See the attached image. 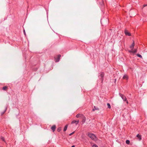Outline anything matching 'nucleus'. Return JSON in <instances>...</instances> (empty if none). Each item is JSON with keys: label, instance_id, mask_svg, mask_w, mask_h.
<instances>
[{"label": "nucleus", "instance_id": "obj_1", "mask_svg": "<svg viewBox=\"0 0 147 147\" xmlns=\"http://www.w3.org/2000/svg\"><path fill=\"white\" fill-rule=\"evenodd\" d=\"M88 136L91 138L92 139L94 140H96L97 138L93 134L91 133H89L88 134Z\"/></svg>", "mask_w": 147, "mask_h": 147}, {"label": "nucleus", "instance_id": "obj_2", "mask_svg": "<svg viewBox=\"0 0 147 147\" xmlns=\"http://www.w3.org/2000/svg\"><path fill=\"white\" fill-rule=\"evenodd\" d=\"M100 75L99 76V77H100V80L101 82H102L103 80V77L104 75V73L103 72H101L100 73Z\"/></svg>", "mask_w": 147, "mask_h": 147}, {"label": "nucleus", "instance_id": "obj_3", "mask_svg": "<svg viewBox=\"0 0 147 147\" xmlns=\"http://www.w3.org/2000/svg\"><path fill=\"white\" fill-rule=\"evenodd\" d=\"M142 12L144 14H147V7H145L144 8H142Z\"/></svg>", "mask_w": 147, "mask_h": 147}, {"label": "nucleus", "instance_id": "obj_4", "mask_svg": "<svg viewBox=\"0 0 147 147\" xmlns=\"http://www.w3.org/2000/svg\"><path fill=\"white\" fill-rule=\"evenodd\" d=\"M124 33L126 36H131V34L126 29L124 30Z\"/></svg>", "mask_w": 147, "mask_h": 147}, {"label": "nucleus", "instance_id": "obj_5", "mask_svg": "<svg viewBox=\"0 0 147 147\" xmlns=\"http://www.w3.org/2000/svg\"><path fill=\"white\" fill-rule=\"evenodd\" d=\"M61 55H59L57 58H55V62H59L60 60V57H61Z\"/></svg>", "mask_w": 147, "mask_h": 147}, {"label": "nucleus", "instance_id": "obj_6", "mask_svg": "<svg viewBox=\"0 0 147 147\" xmlns=\"http://www.w3.org/2000/svg\"><path fill=\"white\" fill-rule=\"evenodd\" d=\"M79 122V121H76V120H73L71 122V124H73V123H75L76 125L78 124Z\"/></svg>", "mask_w": 147, "mask_h": 147}, {"label": "nucleus", "instance_id": "obj_7", "mask_svg": "<svg viewBox=\"0 0 147 147\" xmlns=\"http://www.w3.org/2000/svg\"><path fill=\"white\" fill-rule=\"evenodd\" d=\"M124 101H125L127 103H128V101L127 100L126 97L124 96L122 98Z\"/></svg>", "mask_w": 147, "mask_h": 147}, {"label": "nucleus", "instance_id": "obj_8", "mask_svg": "<svg viewBox=\"0 0 147 147\" xmlns=\"http://www.w3.org/2000/svg\"><path fill=\"white\" fill-rule=\"evenodd\" d=\"M135 45V43L134 42L132 44V45L130 46V48L132 49V50H133L134 47Z\"/></svg>", "mask_w": 147, "mask_h": 147}, {"label": "nucleus", "instance_id": "obj_9", "mask_svg": "<svg viewBox=\"0 0 147 147\" xmlns=\"http://www.w3.org/2000/svg\"><path fill=\"white\" fill-rule=\"evenodd\" d=\"M56 129V126L55 125H53L51 127V129L53 132Z\"/></svg>", "mask_w": 147, "mask_h": 147}, {"label": "nucleus", "instance_id": "obj_10", "mask_svg": "<svg viewBox=\"0 0 147 147\" xmlns=\"http://www.w3.org/2000/svg\"><path fill=\"white\" fill-rule=\"evenodd\" d=\"M7 88H8V87L7 86H3L2 88L3 90H5V91L7 90Z\"/></svg>", "mask_w": 147, "mask_h": 147}, {"label": "nucleus", "instance_id": "obj_11", "mask_svg": "<svg viewBox=\"0 0 147 147\" xmlns=\"http://www.w3.org/2000/svg\"><path fill=\"white\" fill-rule=\"evenodd\" d=\"M123 78L124 79L127 80L128 78V77L127 75H125L123 76Z\"/></svg>", "mask_w": 147, "mask_h": 147}, {"label": "nucleus", "instance_id": "obj_12", "mask_svg": "<svg viewBox=\"0 0 147 147\" xmlns=\"http://www.w3.org/2000/svg\"><path fill=\"white\" fill-rule=\"evenodd\" d=\"M136 136L139 139V140H141V136L140 135H139V134H138Z\"/></svg>", "mask_w": 147, "mask_h": 147}, {"label": "nucleus", "instance_id": "obj_13", "mask_svg": "<svg viewBox=\"0 0 147 147\" xmlns=\"http://www.w3.org/2000/svg\"><path fill=\"white\" fill-rule=\"evenodd\" d=\"M67 127H68V125H65V127L64 128V129H63L64 131H65L66 130Z\"/></svg>", "mask_w": 147, "mask_h": 147}, {"label": "nucleus", "instance_id": "obj_14", "mask_svg": "<svg viewBox=\"0 0 147 147\" xmlns=\"http://www.w3.org/2000/svg\"><path fill=\"white\" fill-rule=\"evenodd\" d=\"M86 121V117L84 116H83V118H82V121L83 123H84Z\"/></svg>", "mask_w": 147, "mask_h": 147}, {"label": "nucleus", "instance_id": "obj_15", "mask_svg": "<svg viewBox=\"0 0 147 147\" xmlns=\"http://www.w3.org/2000/svg\"><path fill=\"white\" fill-rule=\"evenodd\" d=\"M7 107H6L5 108V109L4 110V111L3 112H2L1 113V115H3L4 113L5 112V111H6V110L7 109Z\"/></svg>", "mask_w": 147, "mask_h": 147}, {"label": "nucleus", "instance_id": "obj_16", "mask_svg": "<svg viewBox=\"0 0 147 147\" xmlns=\"http://www.w3.org/2000/svg\"><path fill=\"white\" fill-rule=\"evenodd\" d=\"M61 127H59L57 129V131L58 132H60L61 130Z\"/></svg>", "mask_w": 147, "mask_h": 147}, {"label": "nucleus", "instance_id": "obj_17", "mask_svg": "<svg viewBox=\"0 0 147 147\" xmlns=\"http://www.w3.org/2000/svg\"><path fill=\"white\" fill-rule=\"evenodd\" d=\"M126 143L127 144H129L130 143V141L128 140H127L126 141Z\"/></svg>", "mask_w": 147, "mask_h": 147}, {"label": "nucleus", "instance_id": "obj_18", "mask_svg": "<svg viewBox=\"0 0 147 147\" xmlns=\"http://www.w3.org/2000/svg\"><path fill=\"white\" fill-rule=\"evenodd\" d=\"M107 105L108 106V108L109 109L111 108V106L110 105L109 103H107Z\"/></svg>", "mask_w": 147, "mask_h": 147}, {"label": "nucleus", "instance_id": "obj_19", "mask_svg": "<svg viewBox=\"0 0 147 147\" xmlns=\"http://www.w3.org/2000/svg\"><path fill=\"white\" fill-rule=\"evenodd\" d=\"M119 95L120 96V97H121L122 98L124 96V95L121 94L120 93H119Z\"/></svg>", "mask_w": 147, "mask_h": 147}, {"label": "nucleus", "instance_id": "obj_20", "mask_svg": "<svg viewBox=\"0 0 147 147\" xmlns=\"http://www.w3.org/2000/svg\"><path fill=\"white\" fill-rule=\"evenodd\" d=\"M133 54L137 52V49H135L134 50H133Z\"/></svg>", "mask_w": 147, "mask_h": 147}, {"label": "nucleus", "instance_id": "obj_21", "mask_svg": "<svg viewBox=\"0 0 147 147\" xmlns=\"http://www.w3.org/2000/svg\"><path fill=\"white\" fill-rule=\"evenodd\" d=\"M128 52L129 53H133V50H132V49H131V50H128Z\"/></svg>", "mask_w": 147, "mask_h": 147}, {"label": "nucleus", "instance_id": "obj_22", "mask_svg": "<svg viewBox=\"0 0 147 147\" xmlns=\"http://www.w3.org/2000/svg\"><path fill=\"white\" fill-rule=\"evenodd\" d=\"M137 55L139 57L142 58V55L140 54H137Z\"/></svg>", "mask_w": 147, "mask_h": 147}, {"label": "nucleus", "instance_id": "obj_23", "mask_svg": "<svg viewBox=\"0 0 147 147\" xmlns=\"http://www.w3.org/2000/svg\"><path fill=\"white\" fill-rule=\"evenodd\" d=\"M92 147H98V146L96 144H94L92 146Z\"/></svg>", "mask_w": 147, "mask_h": 147}, {"label": "nucleus", "instance_id": "obj_24", "mask_svg": "<svg viewBox=\"0 0 147 147\" xmlns=\"http://www.w3.org/2000/svg\"><path fill=\"white\" fill-rule=\"evenodd\" d=\"M1 139L2 141L5 142V138L3 137H1Z\"/></svg>", "mask_w": 147, "mask_h": 147}, {"label": "nucleus", "instance_id": "obj_25", "mask_svg": "<svg viewBox=\"0 0 147 147\" xmlns=\"http://www.w3.org/2000/svg\"><path fill=\"white\" fill-rule=\"evenodd\" d=\"M80 114H78L76 115V117L77 118H79L80 117Z\"/></svg>", "mask_w": 147, "mask_h": 147}, {"label": "nucleus", "instance_id": "obj_26", "mask_svg": "<svg viewBox=\"0 0 147 147\" xmlns=\"http://www.w3.org/2000/svg\"><path fill=\"white\" fill-rule=\"evenodd\" d=\"M147 6V5H143V8H144L145 7H146V6Z\"/></svg>", "mask_w": 147, "mask_h": 147}, {"label": "nucleus", "instance_id": "obj_27", "mask_svg": "<svg viewBox=\"0 0 147 147\" xmlns=\"http://www.w3.org/2000/svg\"><path fill=\"white\" fill-rule=\"evenodd\" d=\"M74 132H72V133H71L70 134H69V136H71L72 135V134H73L74 133Z\"/></svg>", "mask_w": 147, "mask_h": 147}, {"label": "nucleus", "instance_id": "obj_28", "mask_svg": "<svg viewBox=\"0 0 147 147\" xmlns=\"http://www.w3.org/2000/svg\"><path fill=\"white\" fill-rule=\"evenodd\" d=\"M23 32H24V34L25 35H26V32H25V30L24 29Z\"/></svg>", "mask_w": 147, "mask_h": 147}, {"label": "nucleus", "instance_id": "obj_29", "mask_svg": "<svg viewBox=\"0 0 147 147\" xmlns=\"http://www.w3.org/2000/svg\"><path fill=\"white\" fill-rule=\"evenodd\" d=\"M71 147H75V146L74 145H73Z\"/></svg>", "mask_w": 147, "mask_h": 147}, {"label": "nucleus", "instance_id": "obj_30", "mask_svg": "<svg viewBox=\"0 0 147 147\" xmlns=\"http://www.w3.org/2000/svg\"><path fill=\"white\" fill-rule=\"evenodd\" d=\"M92 110H93V111H94V109H93Z\"/></svg>", "mask_w": 147, "mask_h": 147}, {"label": "nucleus", "instance_id": "obj_31", "mask_svg": "<svg viewBox=\"0 0 147 147\" xmlns=\"http://www.w3.org/2000/svg\"><path fill=\"white\" fill-rule=\"evenodd\" d=\"M94 107V108H95V109H96V108H95V107Z\"/></svg>", "mask_w": 147, "mask_h": 147}, {"label": "nucleus", "instance_id": "obj_32", "mask_svg": "<svg viewBox=\"0 0 147 147\" xmlns=\"http://www.w3.org/2000/svg\"><path fill=\"white\" fill-rule=\"evenodd\" d=\"M100 22H101V20Z\"/></svg>", "mask_w": 147, "mask_h": 147}]
</instances>
